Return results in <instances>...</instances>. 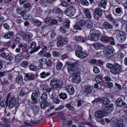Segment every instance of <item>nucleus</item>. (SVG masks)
<instances>
[{
    "instance_id": "nucleus-17",
    "label": "nucleus",
    "mask_w": 127,
    "mask_h": 127,
    "mask_svg": "<svg viewBox=\"0 0 127 127\" xmlns=\"http://www.w3.org/2000/svg\"><path fill=\"white\" fill-rule=\"evenodd\" d=\"M84 23L83 20H81L79 21L74 26V28L79 30H81L82 28L84 25Z\"/></svg>"
},
{
    "instance_id": "nucleus-42",
    "label": "nucleus",
    "mask_w": 127,
    "mask_h": 127,
    "mask_svg": "<svg viewBox=\"0 0 127 127\" xmlns=\"http://www.w3.org/2000/svg\"><path fill=\"white\" fill-rule=\"evenodd\" d=\"M103 111L104 113L106 112V113H109L112 111V109L110 108L108 106L104 107V108L103 107Z\"/></svg>"
},
{
    "instance_id": "nucleus-52",
    "label": "nucleus",
    "mask_w": 127,
    "mask_h": 127,
    "mask_svg": "<svg viewBox=\"0 0 127 127\" xmlns=\"http://www.w3.org/2000/svg\"><path fill=\"white\" fill-rule=\"evenodd\" d=\"M0 105L2 107H5V106H7L8 105L7 100H4L1 101L0 103Z\"/></svg>"
},
{
    "instance_id": "nucleus-57",
    "label": "nucleus",
    "mask_w": 127,
    "mask_h": 127,
    "mask_svg": "<svg viewBox=\"0 0 127 127\" xmlns=\"http://www.w3.org/2000/svg\"><path fill=\"white\" fill-rule=\"evenodd\" d=\"M48 104V103L46 101L42 102L41 104V108H44Z\"/></svg>"
},
{
    "instance_id": "nucleus-51",
    "label": "nucleus",
    "mask_w": 127,
    "mask_h": 127,
    "mask_svg": "<svg viewBox=\"0 0 127 127\" xmlns=\"http://www.w3.org/2000/svg\"><path fill=\"white\" fill-rule=\"evenodd\" d=\"M65 106L69 110L73 111L74 109L73 107L71 106L70 104L69 103L66 104Z\"/></svg>"
},
{
    "instance_id": "nucleus-30",
    "label": "nucleus",
    "mask_w": 127,
    "mask_h": 127,
    "mask_svg": "<svg viewBox=\"0 0 127 127\" xmlns=\"http://www.w3.org/2000/svg\"><path fill=\"white\" fill-rule=\"evenodd\" d=\"M51 98L52 99L53 102L55 103L58 104L60 102V100L56 98V96L55 94L52 95Z\"/></svg>"
},
{
    "instance_id": "nucleus-36",
    "label": "nucleus",
    "mask_w": 127,
    "mask_h": 127,
    "mask_svg": "<svg viewBox=\"0 0 127 127\" xmlns=\"http://www.w3.org/2000/svg\"><path fill=\"white\" fill-rule=\"evenodd\" d=\"M101 103L104 105H108L110 103V100L108 98H102Z\"/></svg>"
},
{
    "instance_id": "nucleus-32",
    "label": "nucleus",
    "mask_w": 127,
    "mask_h": 127,
    "mask_svg": "<svg viewBox=\"0 0 127 127\" xmlns=\"http://www.w3.org/2000/svg\"><path fill=\"white\" fill-rule=\"evenodd\" d=\"M63 64L60 61H58L56 65V68L57 70L60 71L62 68Z\"/></svg>"
},
{
    "instance_id": "nucleus-3",
    "label": "nucleus",
    "mask_w": 127,
    "mask_h": 127,
    "mask_svg": "<svg viewBox=\"0 0 127 127\" xmlns=\"http://www.w3.org/2000/svg\"><path fill=\"white\" fill-rule=\"evenodd\" d=\"M6 99L7 102V105L9 108H12L15 105L17 107L19 106L18 103H17L16 104V100L13 93H9L7 95Z\"/></svg>"
},
{
    "instance_id": "nucleus-21",
    "label": "nucleus",
    "mask_w": 127,
    "mask_h": 127,
    "mask_svg": "<svg viewBox=\"0 0 127 127\" xmlns=\"http://www.w3.org/2000/svg\"><path fill=\"white\" fill-rule=\"evenodd\" d=\"M84 24L88 28H92L93 26V24L92 22L90 20H86L84 21Z\"/></svg>"
},
{
    "instance_id": "nucleus-44",
    "label": "nucleus",
    "mask_w": 127,
    "mask_h": 127,
    "mask_svg": "<svg viewBox=\"0 0 127 127\" xmlns=\"http://www.w3.org/2000/svg\"><path fill=\"white\" fill-rule=\"evenodd\" d=\"M29 68L30 70L33 71H36L37 70L36 66L32 64L29 65Z\"/></svg>"
},
{
    "instance_id": "nucleus-10",
    "label": "nucleus",
    "mask_w": 127,
    "mask_h": 127,
    "mask_svg": "<svg viewBox=\"0 0 127 127\" xmlns=\"http://www.w3.org/2000/svg\"><path fill=\"white\" fill-rule=\"evenodd\" d=\"M59 40L57 42V45L58 47L62 46L66 44L68 42V40L65 38H63V37L59 36L58 37Z\"/></svg>"
},
{
    "instance_id": "nucleus-2",
    "label": "nucleus",
    "mask_w": 127,
    "mask_h": 127,
    "mask_svg": "<svg viewBox=\"0 0 127 127\" xmlns=\"http://www.w3.org/2000/svg\"><path fill=\"white\" fill-rule=\"evenodd\" d=\"M106 66L110 69V72L114 75L118 74L123 71L121 65L117 63L114 64L108 63L106 64Z\"/></svg>"
},
{
    "instance_id": "nucleus-49",
    "label": "nucleus",
    "mask_w": 127,
    "mask_h": 127,
    "mask_svg": "<svg viewBox=\"0 0 127 127\" xmlns=\"http://www.w3.org/2000/svg\"><path fill=\"white\" fill-rule=\"evenodd\" d=\"M80 3L83 5L88 6L89 5V2L87 0H81Z\"/></svg>"
},
{
    "instance_id": "nucleus-45",
    "label": "nucleus",
    "mask_w": 127,
    "mask_h": 127,
    "mask_svg": "<svg viewBox=\"0 0 127 127\" xmlns=\"http://www.w3.org/2000/svg\"><path fill=\"white\" fill-rule=\"evenodd\" d=\"M46 91L48 93V95L51 97L52 96V95L54 94H55L53 93V92L52 91V89L50 88H49L46 89Z\"/></svg>"
},
{
    "instance_id": "nucleus-54",
    "label": "nucleus",
    "mask_w": 127,
    "mask_h": 127,
    "mask_svg": "<svg viewBox=\"0 0 127 127\" xmlns=\"http://www.w3.org/2000/svg\"><path fill=\"white\" fill-rule=\"evenodd\" d=\"M38 63L42 64H44L46 63V59L43 58L39 59L38 61Z\"/></svg>"
},
{
    "instance_id": "nucleus-34",
    "label": "nucleus",
    "mask_w": 127,
    "mask_h": 127,
    "mask_svg": "<svg viewBox=\"0 0 127 127\" xmlns=\"http://www.w3.org/2000/svg\"><path fill=\"white\" fill-rule=\"evenodd\" d=\"M103 78L101 75H98L95 77V80L97 83H100L103 80Z\"/></svg>"
},
{
    "instance_id": "nucleus-5",
    "label": "nucleus",
    "mask_w": 127,
    "mask_h": 127,
    "mask_svg": "<svg viewBox=\"0 0 127 127\" xmlns=\"http://www.w3.org/2000/svg\"><path fill=\"white\" fill-rule=\"evenodd\" d=\"M113 48L112 46H108L106 48H105L103 49L104 55L108 57H110L113 55Z\"/></svg>"
},
{
    "instance_id": "nucleus-12",
    "label": "nucleus",
    "mask_w": 127,
    "mask_h": 127,
    "mask_svg": "<svg viewBox=\"0 0 127 127\" xmlns=\"http://www.w3.org/2000/svg\"><path fill=\"white\" fill-rule=\"evenodd\" d=\"M102 10L99 7H97L95 9L93 14L94 18L97 19H99V18L102 15Z\"/></svg>"
},
{
    "instance_id": "nucleus-53",
    "label": "nucleus",
    "mask_w": 127,
    "mask_h": 127,
    "mask_svg": "<svg viewBox=\"0 0 127 127\" xmlns=\"http://www.w3.org/2000/svg\"><path fill=\"white\" fill-rule=\"evenodd\" d=\"M27 46V45L26 44H21L19 45V47L20 48L22 47V51H24L26 50Z\"/></svg>"
},
{
    "instance_id": "nucleus-64",
    "label": "nucleus",
    "mask_w": 127,
    "mask_h": 127,
    "mask_svg": "<svg viewBox=\"0 0 127 127\" xmlns=\"http://www.w3.org/2000/svg\"><path fill=\"white\" fill-rule=\"evenodd\" d=\"M51 23L53 25H56L58 23V21L56 19H52L51 20Z\"/></svg>"
},
{
    "instance_id": "nucleus-56",
    "label": "nucleus",
    "mask_w": 127,
    "mask_h": 127,
    "mask_svg": "<svg viewBox=\"0 0 127 127\" xmlns=\"http://www.w3.org/2000/svg\"><path fill=\"white\" fill-rule=\"evenodd\" d=\"M59 31L63 33H65L67 32L65 28L64 27H61L59 29Z\"/></svg>"
},
{
    "instance_id": "nucleus-6",
    "label": "nucleus",
    "mask_w": 127,
    "mask_h": 127,
    "mask_svg": "<svg viewBox=\"0 0 127 127\" xmlns=\"http://www.w3.org/2000/svg\"><path fill=\"white\" fill-rule=\"evenodd\" d=\"M40 94L39 90L37 88H36L35 91L32 93L31 98L34 103H37L38 102V99L39 97Z\"/></svg>"
},
{
    "instance_id": "nucleus-25",
    "label": "nucleus",
    "mask_w": 127,
    "mask_h": 127,
    "mask_svg": "<svg viewBox=\"0 0 127 127\" xmlns=\"http://www.w3.org/2000/svg\"><path fill=\"white\" fill-rule=\"evenodd\" d=\"M107 0H101L98 3V6L99 7H102L104 9L106 8V6L107 5Z\"/></svg>"
},
{
    "instance_id": "nucleus-22",
    "label": "nucleus",
    "mask_w": 127,
    "mask_h": 127,
    "mask_svg": "<svg viewBox=\"0 0 127 127\" xmlns=\"http://www.w3.org/2000/svg\"><path fill=\"white\" fill-rule=\"evenodd\" d=\"M29 107L30 109H32V111L34 113H36L38 112L39 111V107L36 105H33V106L31 105L30 104H29Z\"/></svg>"
},
{
    "instance_id": "nucleus-33",
    "label": "nucleus",
    "mask_w": 127,
    "mask_h": 127,
    "mask_svg": "<svg viewBox=\"0 0 127 127\" xmlns=\"http://www.w3.org/2000/svg\"><path fill=\"white\" fill-rule=\"evenodd\" d=\"M50 73L49 72L43 71L40 74V77L42 78H44L49 76Z\"/></svg>"
},
{
    "instance_id": "nucleus-14",
    "label": "nucleus",
    "mask_w": 127,
    "mask_h": 127,
    "mask_svg": "<svg viewBox=\"0 0 127 127\" xmlns=\"http://www.w3.org/2000/svg\"><path fill=\"white\" fill-rule=\"evenodd\" d=\"M30 47L29 48V50L31 51L29 53H30L32 54L37 51L39 49V46L36 47V44L34 42H31L30 44Z\"/></svg>"
},
{
    "instance_id": "nucleus-1",
    "label": "nucleus",
    "mask_w": 127,
    "mask_h": 127,
    "mask_svg": "<svg viewBox=\"0 0 127 127\" xmlns=\"http://www.w3.org/2000/svg\"><path fill=\"white\" fill-rule=\"evenodd\" d=\"M79 62L78 61H76L72 64L68 62L66 63L68 65L67 67L68 73L72 77V81L76 83L80 82V78L78 75L80 70L79 67L76 65Z\"/></svg>"
},
{
    "instance_id": "nucleus-48",
    "label": "nucleus",
    "mask_w": 127,
    "mask_h": 127,
    "mask_svg": "<svg viewBox=\"0 0 127 127\" xmlns=\"http://www.w3.org/2000/svg\"><path fill=\"white\" fill-rule=\"evenodd\" d=\"M60 98L64 100L66 99L67 98V96L66 94L61 93L59 95Z\"/></svg>"
},
{
    "instance_id": "nucleus-11",
    "label": "nucleus",
    "mask_w": 127,
    "mask_h": 127,
    "mask_svg": "<svg viewBox=\"0 0 127 127\" xmlns=\"http://www.w3.org/2000/svg\"><path fill=\"white\" fill-rule=\"evenodd\" d=\"M93 89V87L92 86L89 85L85 86L82 94L85 96H87L89 94H90L92 93Z\"/></svg>"
},
{
    "instance_id": "nucleus-40",
    "label": "nucleus",
    "mask_w": 127,
    "mask_h": 127,
    "mask_svg": "<svg viewBox=\"0 0 127 127\" xmlns=\"http://www.w3.org/2000/svg\"><path fill=\"white\" fill-rule=\"evenodd\" d=\"M70 22V21L69 20L67 19L63 23V25L64 27L67 28H69Z\"/></svg>"
},
{
    "instance_id": "nucleus-19",
    "label": "nucleus",
    "mask_w": 127,
    "mask_h": 127,
    "mask_svg": "<svg viewBox=\"0 0 127 127\" xmlns=\"http://www.w3.org/2000/svg\"><path fill=\"white\" fill-rule=\"evenodd\" d=\"M105 115L104 112L101 110L97 111L95 114V117L98 118H101L104 117Z\"/></svg>"
},
{
    "instance_id": "nucleus-31",
    "label": "nucleus",
    "mask_w": 127,
    "mask_h": 127,
    "mask_svg": "<svg viewBox=\"0 0 127 127\" xmlns=\"http://www.w3.org/2000/svg\"><path fill=\"white\" fill-rule=\"evenodd\" d=\"M32 24L34 26L38 27L40 26L41 25L42 22L37 19H34L32 20Z\"/></svg>"
},
{
    "instance_id": "nucleus-61",
    "label": "nucleus",
    "mask_w": 127,
    "mask_h": 127,
    "mask_svg": "<svg viewBox=\"0 0 127 127\" xmlns=\"http://www.w3.org/2000/svg\"><path fill=\"white\" fill-rule=\"evenodd\" d=\"M93 71L95 73L97 74L99 72V68L97 67H94L93 69Z\"/></svg>"
},
{
    "instance_id": "nucleus-50",
    "label": "nucleus",
    "mask_w": 127,
    "mask_h": 127,
    "mask_svg": "<svg viewBox=\"0 0 127 127\" xmlns=\"http://www.w3.org/2000/svg\"><path fill=\"white\" fill-rule=\"evenodd\" d=\"M74 48L75 50H77V51H82V48L80 46L77 44H75L74 45Z\"/></svg>"
},
{
    "instance_id": "nucleus-16",
    "label": "nucleus",
    "mask_w": 127,
    "mask_h": 127,
    "mask_svg": "<svg viewBox=\"0 0 127 127\" xmlns=\"http://www.w3.org/2000/svg\"><path fill=\"white\" fill-rule=\"evenodd\" d=\"M83 12L85 16L88 19H91L92 18L91 13L89 9L86 8H84Z\"/></svg>"
},
{
    "instance_id": "nucleus-47",
    "label": "nucleus",
    "mask_w": 127,
    "mask_h": 127,
    "mask_svg": "<svg viewBox=\"0 0 127 127\" xmlns=\"http://www.w3.org/2000/svg\"><path fill=\"white\" fill-rule=\"evenodd\" d=\"M13 55L11 53L8 54L6 56V59L10 61H11L13 59Z\"/></svg>"
},
{
    "instance_id": "nucleus-58",
    "label": "nucleus",
    "mask_w": 127,
    "mask_h": 127,
    "mask_svg": "<svg viewBox=\"0 0 127 127\" xmlns=\"http://www.w3.org/2000/svg\"><path fill=\"white\" fill-rule=\"evenodd\" d=\"M108 40L111 44L112 45L115 44V42L113 37H111L108 38Z\"/></svg>"
},
{
    "instance_id": "nucleus-24",
    "label": "nucleus",
    "mask_w": 127,
    "mask_h": 127,
    "mask_svg": "<svg viewBox=\"0 0 127 127\" xmlns=\"http://www.w3.org/2000/svg\"><path fill=\"white\" fill-rule=\"evenodd\" d=\"M14 35V34L12 32H8L3 36L5 38L10 39L13 38Z\"/></svg>"
},
{
    "instance_id": "nucleus-38",
    "label": "nucleus",
    "mask_w": 127,
    "mask_h": 127,
    "mask_svg": "<svg viewBox=\"0 0 127 127\" xmlns=\"http://www.w3.org/2000/svg\"><path fill=\"white\" fill-rule=\"evenodd\" d=\"M52 53L53 56L55 57H59L61 54L60 52L58 50L53 51H52Z\"/></svg>"
},
{
    "instance_id": "nucleus-4",
    "label": "nucleus",
    "mask_w": 127,
    "mask_h": 127,
    "mask_svg": "<svg viewBox=\"0 0 127 127\" xmlns=\"http://www.w3.org/2000/svg\"><path fill=\"white\" fill-rule=\"evenodd\" d=\"M63 85V82L57 78L53 79L50 82V85L51 87L54 89L61 88Z\"/></svg>"
},
{
    "instance_id": "nucleus-60",
    "label": "nucleus",
    "mask_w": 127,
    "mask_h": 127,
    "mask_svg": "<svg viewBox=\"0 0 127 127\" xmlns=\"http://www.w3.org/2000/svg\"><path fill=\"white\" fill-rule=\"evenodd\" d=\"M42 49V50H41L38 53L39 55L43 56L46 53V52L45 50H43L44 49V48H43Z\"/></svg>"
},
{
    "instance_id": "nucleus-29",
    "label": "nucleus",
    "mask_w": 127,
    "mask_h": 127,
    "mask_svg": "<svg viewBox=\"0 0 127 127\" xmlns=\"http://www.w3.org/2000/svg\"><path fill=\"white\" fill-rule=\"evenodd\" d=\"M66 89L68 93L70 95H72L74 94V89L71 86L68 85L66 87Z\"/></svg>"
},
{
    "instance_id": "nucleus-20",
    "label": "nucleus",
    "mask_w": 127,
    "mask_h": 127,
    "mask_svg": "<svg viewBox=\"0 0 127 127\" xmlns=\"http://www.w3.org/2000/svg\"><path fill=\"white\" fill-rule=\"evenodd\" d=\"M102 26L103 28L106 29H112L113 28V26L106 21L102 23Z\"/></svg>"
},
{
    "instance_id": "nucleus-62",
    "label": "nucleus",
    "mask_w": 127,
    "mask_h": 127,
    "mask_svg": "<svg viewBox=\"0 0 127 127\" xmlns=\"http://www.w3.org/2000/svg\"><path fill=\"white\" fill-rule=\"evenodd\" d=\"M64 121L65 124L68 126H70L72 124V122L71 120L67 121L65 120Z\"/></svg>"
},
{
    "instance_id": "nucleus-23",
    "label": "nucleus",
    "mask_w": 127,
    "mask_h": 127,
    "mask_svg": "<svg viewBox=\"0 0 127 127\" xmlns=\"http://www.w3.org/2000/svg\"><path fill=\"white\" fill-rule=\"evenodd\" d=\"M93 45L94 48L96 50L101 49L104 47L103 45L99 42L95 43L93 44Z\"/></svg>"
},
{
    "instance_id": "nucleus-37",
    "label": "nucleus",
    "mask_w": 127,
    "mask_h": 127,
    "mask_svg": "<svg viewBox=\"0 0 127 127\" xmlns=\"http://www.w3.org/2000/svg\"><path fill=\"white\" fill-rule=\"evenodd\" d=\"M27 89L25 88L22 89L20 92L19 95L21 96H23L26 95L27 93Z\"/></svg>"
},
{
    "instance_id": "nucleus-13",
    "label": "nucleus",
    "mask_w": 127,
    "mask_h": 127,
    "mask_svg": "<svg viewBox=\"0 0 127 127\" xmlns=\"http://www.w3.org/2000/svg\"><path fill=\"white\" fill-rule=\"evenodd\" d=\"M32 34L29 32H27L23 35H22L23 40L28 42H30L32 40Z\"/></svg>"
},
{
    "instance_id": "nucleus-26",
    "label": "nucleus",
    "mask_w": 127,
    "mask_h": 127,
    "mask_svg": "<svg viewBox=\"0 0 127 127\" xmlns=\"http://www.w3.org/2000/svg\"><path fill=\"white\" fill-rule=\"evenodd\" d=\"M89 39L91 41H95L99 39V36L90 34L88 37Z\"/></svg>"
},
{
    "instance_id": "nucleus-63",
    "label": "nucleus",
    "mask_w": 127,
    "mask_h": 127,
    "mask_svg": "<svg viewBox=\"0 0 127 127\" xmlns=\"http://www.w3.org/2000/svg\"><path fill=\"white\" fill-rule=\"evenodd\" d=\"M3 27L5 29L7 30H8L10 29L9 26L7 23H4L3 25Z\"/></svg>"
},
{
    "instance_id": "nucleus-43",
    "label": "nucleus",
    "mask_w": 127,
    "mask_h": 127,
    "mask_svg": "<svg viewBox=\"0 0 127 127\" xmlns=\"http://www.w3.org/2000/svg\"><path fill=\"white\" fill-rule=\"evenodd\" d=\"M47 97V93L46 92H44L42 95L41 97V98L42 101H45L46 100Z\"/></svg>"
},
{
    "instance_id": "nucleus-27",
    "label": "nucleus",
    "mask_w": 127,
    "mask_h": 127,
    "mask_svg": "<svg viewBox=\"0 0 127 127\" xmlns=\"http://www.w3.org/2000/svg\"><path fill=\"white\" fill-rule=\"evenodd\" d=\"M25 77L29 81L34 80L35 78L34 75L32 73H27L25 75Z\"/></svg>"
},
{
    "instance_id": "nucleus-55",
    "label": "nucleus",
    "mask_w": 127,
    "mask_h": 127,
    "mask_svg": "<svg viewBox=\"0 0 127 127\" xmlns=\"http://www.w3.org/2000/svg\"><path fill=\"white\" fill-rule=\"evenodd\" d=\"M115 12L118 14H119L122 13L123 12L122 8L121 7H118L116 8V9Z\"/></svg>"
},
{
    "instance_id": "nucleus-35",
    "label": "nucleus",
    "mask_w": 127,
    "mask_h": 127,
    "mask_svg": "<svg viewBox=\"0 0 127 127\" xmlns=\"http://www.w3.org/2000/svg\"><path fill=\"white\" fill-rule=\"evenodd\" d=\"M23 55L22 53H20L15 56V61L18 62L22 58Z\"/></svg>"
},
{
    "instance_id": "nucleus-46",
    "label": "nucleus",
    "mask_w": 127,
    "mask_h": 127,
    "mask_svg": "<svg viewBox=\"0 0 127 127\" xmlns=\"http://www.w3.org/2000/svg\"><path fill=\"white\" fill-rule=\"evenodd\" d=\"M54 11L58 15L62 14L63 13L62 10L59 8L55 9L54 10Z\"/></svg>"
},
{
    "instance_id": "nucleus-41",
    "label": "nucleus",
    "mask_w": 127,
    "mask_h": 127,
    "mask_svg": "<svg viewBox=\"0 0 127 127\" xmlns=\"http://www.w3.org/2000/svg\"><path fill=\"white\" fill-rule=\"evenodd\" d=\"M75 39L76 41H81L83 42H84L85 41V40L83 39V37L82 36H76L75 37Z\"/></svg>"
},
{
    "instance_id": "nucleus-15",
    "label": "nucleus",
    "mask_w": 127,
    "mask_h": 127,
    "mask_svg": "<svg viewBox=\"0 0 127 127\" xmlns=\"http://www.w3.org/2000/svg\"><path fill=\"white\" fill-rule=\"evenodd\" d=\"M75 54L78 57L82 59L86 58L88 55V54L85 51L82 52V51H76Z\"/></svg>"
},
{
    "instance_id": "nucleus-28",
    "label": "nucleus",
    "mask_w": 127,
    "mask_h": 127,
    "mask_svg": "<svg viewBox=\"0 0 127 127\" xmlns=\"http://www.w3.org/2000/svg\"><path fill=\"white\" fill-rule=\"evenodd\" d=\"M91 34H93L94 35L99 36L100 35L101 33L99 31L96 30L94 29L90 30V31Z\"/></svg>"
},
{
    "instance_id": "nucleus-7",
    "label": "nucleus",
    "mask_w": 127,
    "mask_h": 127,
    "mask_svg": "<svg viewBox=\"0 0 127 127\" xmlns=\"http://www.w3.org/2000/svg\"><path fill=\"white\" fill-rule=\"evenodd\" d=\"M76 11V10L74 6H70L67 9L65 10L64 13L68 16L71 17L75 14Z\"/></svg>"
},
{
    "instance_id": "nucleus-39",
    "label": "nucleus",
    "mask_w": 127,
    "mask_h": 127,
    "mask_svg": "<svg viewBox=\"0 0 127 127\" xmlns=\"http://www.w3.org/2000/svg\"><path fill=\"white\" fill-rule=\"evenodd\" d=\"M17 82L20 84H21L23 82V77L21 75H19L16 78Z\"/></svg>"
},
{
    "instance_id": "nucleus-18",
    "label": "nucleus",
    "mask_w": 127,
    "mask_h": 127,
    "mask_svg": "<svg viewBox=\"0 0 127 127\" xmlns=\"http://www.w3.org/2000/svg\"><path fill=\"white\" fill-rule=\"evenodd\" d=\"M116 105L118 107H121L123 106H125L126 103L123 102L122 99L119 98L116 100Z\"/></svg>"
},
{
    "instance_id": "nucleus-8",
    "label": "nucleus",
    "mask_w": 127,
    "mask_h": 127,
    "mask_svg": "<svg viewBox=\"0 0 127 127\" xmlns=\"http://www.w3.org/2000/svg\"><path fill=\"white\" fill-rule=\"evenodd\" d=\"M111 121L115 125V127H126L123 124L122 120H120L117 118H113Z\"/></svg>"
},
{
    "instance_id": "nucleus-9",
    "label": "nucleus",
    "mask_w": 127,
    "mask_h": 127,
    "mask_svg": "<svg viewBox=\"0 0 127 127\" xmlns=\"http://www.w3.org/2000/svg\"><path fill=\"white\" fill-rule=\"evenodd\" d=\"M116 35L117 38L119 42H123L125 40L126 36L124 32H119L116 33Z\"/></svg>"
},
{
    "instance_id": "nucleus-59",
    "label": "nucleus",
    "mask_w": 127,
    "mask_h": 127,
    "mask_svg": "<svg viewBox=\"0 0 127 127\" xmlns=\"http://www.w3.org/2000/svg\"><path fill=\"white\" fill-rule=\"evenodd\" d=\"M108 38L106 37H102L101 39L102 41L103 42L107 43L108 41Z\"/></svg>"
}]
</instances>
